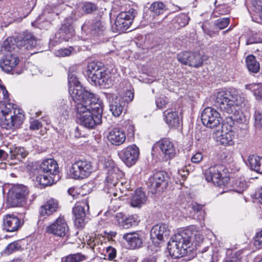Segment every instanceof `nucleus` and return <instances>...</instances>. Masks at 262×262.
Wrapping results in <instances>:
<instances>
[{
    "label": "nucleus",
    "instance_id": "obj_1",
    "mask_svg": "<svg viewBox=\"0 0 262 262\" xmlns=\"http://www.w3.org/2000/svg\"><path fill=\"white\" fill-rule=\"evenodd\" d=\"M72 98L76 103L75 111L81 125L93 129L101 123L103 102L95 94L77 86Z\"/></svg>",
    "mask_w": 262,
    "mask_h": 262
},
{
    "label": "nucleus",
    "instance_id": "obj_2",
    "mask_svg": "<svg viewBox=\"0 0 262 262\" xmlns=\"http://www.w3.org/2000/svg\"><path fill=\"white\" fill-rule=\"evenodd\" d=\"M215 105L228 114H234L239 107L246 105V100L235 89L218 92L213 98Z\"/></svg>",
    "mask_w": 262,
    "mask_h": 262
},
{
    "label": "nucleus",
    "instance_id": "obj_3",
    "mask_svg": "<svg viewBox=\"0 0 262 262\" xmlns=\"http://www.w3.org/2000/svg\"><path fill=\"white\" fill-rule=\"evenodd\" d=\"M189 231H183L172 236L167 246L169 254L174 258H178L187 253V249L191 245Z\"/></svg>",
    "mask_w": 262,
    "mask_h": 262
},
{
    "label": "nucleus",
    "instance_id": "obj_4",
    "mask_svg": "<svg viewBox=\"0 0 262 262\" xmlns=\"http://www.w3.org/2000/svg\"><path fill=\"white\" fill-rule=\"evenodd\" d=\"M86 74L88 78L94 84L106 85L111 81L109 75L106 72L102 63L91 62L87 67Z\"/></svg>",
    "mask_w": 262,
    "mask_h": 262
},
{
    "label": "nucleus",
    "instance_id": "obj_5",
    "mask_svg": "<svg viewBox=\"0 0 262 262\" xmlns=\"http://www.w3.org/2000/svg\"><path fill=\"white\" fill-rule=\"evenodd\" d=\"M204 175L207 182L219 187L226 185L229 181L228 170L222 165L210 166L205 170Z\"/></svg>",
    "mask_w": 262,
    "mask_h": 262
},
{
    "label": "nucleus",
    "instance_id": "obj_6",
    "mask_svg": "<svg viewBox=\"0 0 262 262\" xmlns=\"http://www.w3.org/2000/svg\"><path fill=\"white\" fill-rule=\"evenodd\" d=\"M93 171L91 162L86 160H76L69 168V177L75 180H82L89 177Z\"/></svg>",
    "mask_w": 262,
    "mask_h": 262
},
{
    "label": "nucleus",
    "instance_id": "obj_7",
    "mask_svg": "<svg viewBox=\"0 0 262 262\" xmlns=\"http://www.w3.org/2000/svg\"><path fill=\"white\" fill-rule=\"evenodd\" d=\"M137 13V11L132 8L128 11L121 12L112 25L113 31L121 33L126 31L132 24Z\"/></svg>",
    "mask_w": 262,
    "mask_h": 262
},
{
    "label": "nucleus",
    "instance_id": "obj_8",
    "mask_svg": "<svg viewBox=\"0 0 262 262\" xmlns=\"http://www.w3.org/2000/svg\"><path fill=\"white\" fill-rule=\"evenodd\" d=\"M107 171L106 183L104 189L107 193H111V189L118 184L119 179L122 176L121 171L114 166L113 161H106L104 164Z\"/></svg>",
    "mask_w": 262,
    "mask_h": 262
},
{
    "label": "nucleus",
    "instance_id": "obj_9",
    "mask_svg": "<svg viewBox=\"0 0 262 262\" xmlns=\"http://www.w3.org/2000/svg\"><path fill=\"white\" fill-rule=\"evenodd\" d=\"M177 59L184 65L195 68L202 66L204 61L199 52H182L177 55Z\"/></svg>",
    "mask_w": 262,
    "mask_h": 262
},
{
    "label": "nucleus",
    "instance_id": "obj_10",
    "mask_svg": "<svg viewBox=\"0 0 262 262\" xmlns=\"http://www.w3.org/2000/svg\"><path fill=\"white\" fill-rule=\"evenodd\" d=\"M201 120L205 126L210 128L220 126L222 121L220 114L215 109L211 107H206L203 111Z\"/></svg>",
    "mask_w": 262,
    "mask_h": 262
},
{
    "label": "nucleus",
    "instance_id": "obj_11",
    "mask_svg": "<svg viewBox=\"0 0 262 262\" xmlns=\"http://www.w3.org/2000/svg\"><path fill=\"white\" fill-rule=\"evenodd\" d=\"M168 177L164 171H158L148 180V186L152 193L162 191L167 186Z\"/></svg>",
    "mask_w": 262,
    "mask_h": 262
},
{
    "label": "nucleus",
    "instance_id": "obj_12",
    "mask_svg": "<svg viewBox=\"0 0 262 262\" xmlns=\"http://www.w3.org/2000/svg\"><path fill=\"white\" fill-rule=\"evenodd\" d=\"M139 154V149L135 144L124 148L118 153L120 158L128 167H131L136 164Z\"/></svg>",
    "mask_w": 262,
    "mask_h": 262
},
{
    "label": "nucleus",
    "instance_id": "obj_13",
    "mask_svg": "<svg viewBox=\"0 0 262 262\" xmlns=\"http://www.w3.org/2000/svg\"><path fill=\"white\" fill-rule=\"evenodd\" d=\"M46 231L57 236L63 237L68 233L69 227L64 217L59 216L53 223L47 227Z\"/></svg>",
    "mask_w": 262,
    "mask_h": 262
},
{
    "label": "nucleus",
    "instance_id": "obj_14",
    "mask_svg": "<svg viewBox=\"0 0 262 262\" xmlns=\"http://www.w3.org/2000/svg\"><path fill=\"white\" fill-rule=\"evenodd\" d=\"M105 98L109 102L110 111L116 117H119L122 113L125 104L118 96L111 93H104Z\"/></svg>",
    "mask_w": 262,
    "mask_h": 262
},
{
    "label": "nucleus",
    "instance_id": "obj_15",
    "mask_svg": "<svg viewBox=\"0 0 262 262\" xmlns=\"http://www.w3.org/2000/svg\"><path fill=\"white\" fill-rule=\"evenodd\" d=\"M170 233L168 226L165 224L155 225L150 230V237L153 242L159 243L168 238Z\"/></svg>",
    "mask_w": 262,
    "mask_h": 262
},
{
    "label": "nucleus",
    "instance_id": "obj_16",
    "mask_svg": "<svg viewBox=\"0 0 262 262\" xmlns=\"http://www.w3.org/2000/svg\"><path fill=\"white\" fill-rule=\"evenodd\" d=\"M82 29L93 36H99L105 31V25L100 19H92L85 22Z\"/></svg>",
    "mask_w": 262,
    "mask_h": 262
},
{
    "label": "nucleus",
    "instance_id": "obj_17",
    "mask_svg": "<svg viewBox=\"0 0 262 262\" xmlns=\"http://www.w3.org/2000/svg\"><path fill=\"white\" fill-rule=\"evenodd\" d=\"M107 139L112 144L119 146L125 142L126 135L122 129L114 127L108 132L107 135Z\"/></svg>",
    "mask_w": 262,
    "mask_h": 262
},
{
    "label": "nucleus",
    "instance_id": "obj_18",
    "mask_svg": "<svg viewBox=\"0 0 262 262\" xmlns=\"http://www.w3.org/2000/svg\"><path fill=\"white\" fill-rule=\"evenodd\" d=\"M158 144L166 159H171L175 157L176 147L173 143L169 139H162L158 142Z\"/></svg>",
    "mask_w": 262,
    "mask_h": 262
},
{
    "label": "nucleus",
    "instance_id": "obj_19",
    "mask_svg": "<svg viewBox=\"0 0 262 262\" xmlns=\"http://www.w3.org/2000/svg\"><path fill=\"white\" fill-rule=\"evenodd\" d=\"M232 125L228 128L226 123L222 126L221 134L218 137L217 140L220 143L224 145H232L234 144V132L232 130Z\"/></svg>",
    "mask_w": 262,
    "mask_h": 262
},
{
    "label": "nucleus",
    "instance_id": "obj_20",
    "mask_svg": "<svg viewBox=\"0 0 262 262\" xmlns=\"http://www.w3.org/2000/svg\"><path fill=\"white\" fill-rule=\"evenodd\" d=\"M16 66V54L8 53L4 59L1 61L0 67L2 69L7 73L13 74Z\"/></svg>",
    "mask_w": 262,
    "mask_h": 262
},
{
    "label": "nucleus",
    "instance_id": "obj_21",
    "mask_svg": "<svg viewBox=\"0 0 262 262\" xmlns=\"http://www.w3.org/2000/svg\"><path fill=\"white\" fill-rule=\"evenodd\" d=\"M220 249L212 247H205L202 251V257L206 262H217L221 257Z\"/></svg>",
    "mask_w": 262,
    "mask_h": 262
},
{
    "label": "nucleus",
    "instance_id": "obj_22",
    "mask_svg": "<svg viewBox=\"0 0 262 262\" xmlns=\"http://www.w3.org/2000/svg\"><path fill=\"white\" fill-rule=\"evenodd\" d=\"M39 172L57 174L58 166L57 162L53 159H48L43 160L39 168Z\"/></svg>",
    "mask_w": 262,
    "mask_h": 262
},
{
    "label": "nucleus",
    "instance_id": "obj_23",
    "mask_svg": "<svg viewBox=\"0 0 262 262\" xmlns=\"http://www.w3.org/2000/svg\"><path fill=\"white\" fill-rule=\"evenodd\" d=\"M58 208V202L54 199L48 200L45 204L42 205L39 209V213L41 215L49 216L57 211Z\"/></svg>",
    "mask_w": 262,
    "mask_h": 262
},
{
    "label": "nucleus",
    "instance_id": "obj_24",
    "mask_svg": "<svg viewBox=\"0 0 262 262\" xmlns=\"http://www.w3.org/2000/svg\"><path fill=\"white\" fill-rule=\"evenodd\" d=\"M29 190L23 185H17V207H20L25 210L28 204Z\"/></svg>",
    "mask_w": 262,
    "mask_h": 262
},
{
    "label": "nucleus",
    "instance_id": "obj_25",
    "mask_svg": "<svg viewBox=\"0 0 262 262\" xmlns=\"http://www.w3.org/2000/svg\"><path fill=\"white\" fill-rule=\"evenodd\" d=\"M123 238L132 249L140 248L142 244L140 236L136 232L125 233L123 235Z\"/></svg>",
    "mask_w": 262,
    "mask_h": 262
},
{
    "label": "nucleus",
    "instance_id": "obj_26",
    "mask_svg": "<svg viewBox=\"0 0 262 262\" xmlns=\"http://www.w3.org/2000/svg\"><path fill=\"white\" fill-rule=\"evenodd\" d=\"M249 186L248 182L244 177L235 178L232 181L230 190L235 191L238 193H242Z\"/></svg>",
    "mask_w": 262,
    "mask_h": 262
},
{
    "label": "nucleus",
    "instance_id": "obj_27",
    "mask_svg": "<svg viewBox=\"0 0 262 262\" xmlns=\"http://www.w3.org/2000/svg\"><path fill=\"white\" fill-rule=\"evenodd\" d=\"M246 164L251 170L262 173V157L250 155L248 158Z\"/></svg>",
    "mask_w": 262,
    "mask_h": 262
},
{
    "label": "nucleus",
    "instance_id": "obj_28",
    "mask_svg": "<svg viewBox=\"0 0 262 262\" xmlns=\"http://www.w3.org/2000/svg\"><path fill=\"white\" fill-rule=\"evenodd\" d=\"M146 201L145 193L140 188L137 189L130 199V204L133 207H140Z\"/></svg>",
    "mask_w": 262,
    "mask_h": 262
},
{
    "label": "nucleus",
    "instance_id": "obj_29",
    "mask_svg": "<svg viewBox=\"0 0 262 262\" xmlns=\"http://www.w3.org/2000/svg\"><path fill=\"white\" fill-rule=\"evenodd\" d=\"M3 228L7 232L16 231V217L14 214H7L3 219Z\"/></svg>",
    "mask_w": 262,
    "mask_h": 262
},
{
    "label": "nucleus",
    "instance_id": "obj_30",
    "mask_svg": "<svg viewBox=\"0 0 262 262\" xmlns=\"http://www.w3.org/2000/svg\"><path fill=\"white\" fill-rule=\"evenodd\" d=\"M72 107V102L70 100L62 99L58 105V112L66 119L69 116V113Z\"/></svg>",
    "mask_w": 262,
    "mask_h": 262
},
{
    "label": "nucleus",
    "instance_id": "obj_31",
    "mask_svg": "<svg viewBox=\"0 0 262 262\" xmlns=\"http://www.w3.org/2000/svg\"><path fill=\"white\" fill-rule=\"evenodd\" d=\"M56 174L39 172L36 177V181L43 186H51L54 183V177Z\"/></svg>",
    "mask_w": 262,
    "mask_h": 262
},
{
    "label": "nucleus",
    "instance_id": "obj_32",
    "mask_svg": "<svg viewBox=\"0 0 262 262\" xmlns=\"http://www.w3.org/2000/svg\"><path fill=\"white\" fill-rule=\"evenodd\" d=\"M165 121L169 126L176 127L179 124V118L178 113L175 111L166 110L164 112Z\"/></svg>",
    "mask_w": 262,
    "mask_h": 262
},
{
    "label": "nucleus",
    "instance_id": "obj_33",
    "mask_svg": "<svg viewBox=\"0 0 262 262\" xmlns=\"http://www.w3.org/2000/svg\"><path fill=\"white\" fill-rule=\"evenodd\" d=\"M245 88L252 91L257 100H262V83L246 84Z\"/></svg>",
    "mask_w": 262,
    "mask_h": 262
},
{
    "label": "nucleus",
    "instance_id": "obj_34",
    "mask_svg": "<svg viewBox=\"0 0 262 262\" xmlns=\"http://www.w3.org/2000/svg\"><path fill=\"white\" fill-rule=\"evenodd\" d=\"M16 40L14 37H8L3 42L2 50L9 52V53H16Z\"/></svg>",
    "mask_w": 262,
    "mask_h": 262
},
{
    "label": "nucleus",
    "instance_id": "obj_35",
    "mask_svg": "<svg viewBox=\"0 0 262 262\" xmlns=\"http://www.w3.org/2000/svg\"><path fill=\"white\" fill-rule=\"evenodd\" d=\"M37 44L36 39L33 37L26 36L22 40H17V47H24L27 50L34 47Z\"/></svg>",
    "mask_w": 262,
    "mask_h": 262
},
{
    "label": "nucleus",
    "instance_id": "obj_36",
    "mask_svg": "<svg viewBox=\"0 0 262 262\" xmlns=\"http://www.w3.org/2000/svg\"><path fill=\"white\" fill-rule=\"evenodd\" d=\"M246 62L249 71L253 73H257L259 71V64L253 55H249L246 58Z\"/></svg>",
    "mask_w": 262,
    "mask_h": 262
},
{
    "label": "nucleus",
    "instance_id": "obj_37",
    "mask_svg": "<svg viewBox=\"0 0 262 262\" xmlns=\"http://www.w3.org/2000/svg\"><path fill=\"white\" fill-rule=\"evenodd\" d=\"M86 259V256L81 253H77L69 254L61 258L62 262H80Z\"/></svg>",
    "mask_w": 262,
    "mask_h": 262
},
{
    "label": "nucleus",
    "instance_id": "obj_38",
    "mask_svg": "<svg viewBox=\"0 0 262 262\" xmlns=\"http://www.w3.org/2000/svg\"><path fill=\"white\" fill-rule=\"evenodd\" d=\"M86 209L88 211L89 205L87 203H82L77 205L73 209V213L75 216H85Z\"/></svg>",
    "mask_w": 262,
    "mask_h": 262
},
{
    "label": "nucleus",
    "instance_id": "obj_39",
    "mask_svg": "<svg viewBox=\"0 0 262 262\" xmlns=\"http://www.w3.org/2000/svg\"><path fill=\"white\" fill-rule=\"evenodd\" d=\"M138 223L137 215H130L122 220L120 226L125 229H128Z\"/></svg>",
    "mask_w": 262,
    "mask_h": 262
},
{
    "label": "nucleus",
    "instance_id": "obj_40",
    "mask_svg": "<svg viewBox=\"0 0 262 262\" xmlns=\"http://www.w3.org/2000/svg\"><path fill=\"white\" fill-rule=\"evenodd\" d=\"M190 18L186 14L182 13L176 16L173 21L178 24V27H183L188 24Z\"/></svg>",
    "mask_w": 262,
    "mask_h": 262
},
{
    "label": "nucleus",
    "instance_id": "obj_41",
    "mask_svg": "<svg viewBox=\"0 0 262 262\" xmlns=\"http://www.w3.org/2000/svg\"><path fill=\"white\" fill-rule=\"evenodd\" d=\"M150 10L155 15H159L162 14L165 10L164 4L160 2H156L153 3L150 7Z\"/></svg>",
    "mask_w": 262,
    "mask_h": 262
},
{
    "label": "nucleus",
    "instance_id": "obj_42",
    "mask_svg": "<svg viewBox=\"0 0 262 262\" xmlns=\"http://www.w3.org/2000/svg\"><path fill=\"white\" fill-rule=\"evenodd\" d=\"M204 206L203 205H201L196 203H192L191 205L192 213H199V219L200 220H204L205 219V212L203 209Z\"/></svg>",
    "mask_w": 262,
    "mask_h": 262
},
{
    "label": "nucleus",
    "instance_id": "obj_43",
    "mask_svg": "<svg viewBox=\"0 0 262 262\" xmlns=\"http://www.w3.org/2000/svg\"><path fill=\"white\" fill-rule=\"evenodd\" d=\"M242 251H238L232 253L228 256L223 262H242Z\"/></svg>",
    "mask_w": 262,
    "mask_h": 262
},
{
    "label": "nucleus",
    "instance_id": "obj_44",
    "mask_svg": "<svg viewBox=\"0 0 262 262\" xmlns=\"http://www.w3.org/2000/svg\"><path fill=\"white\" fill-rule=\"evenodd\" d=\"M7 203L10 207H16V192L14 189H11L9 191Z\"/></svg>",
    "mask_w": 262,
    "mask_h": 262
},
{
    "label": "nucleus",
    "instance_id": "obj_45",
    "mask_svg": "<svg viewBox=\"0 0 262 262\" xmlns=\"http://www.w3.org/2000/svg\"><path fill=\"white\" fill-rule=\"evenodd\" d=\"M96 8L94 4L90 2L85 3L81 7L82 12H80L79 15H83V13H91L96 10Z\"/></svg>",
    "mask_w": 262,
    "mask_h": 262
},
{
    "label": "nucleus",
    "instance_id": "obj_46",
    "mask_svg": "<svg viewBox=\"0 0 262 262\" xmlns=\"http://www.w3.org/2000/svg\"><path fill=\"white\" fill-rule=\"evenodd\" d=\"M69 83V92L72 95L74 88L77 86H80L83 90H84L81 85H79V82L76 77L69 74L68 75Z\"/></svg>",
    "mask_w": 262,
    "mask_h": 262
},
{
    "label": "nucleus",
    "instance_id": "obj_47",
    "mask_svg": "<svg viewBox=\"0 0 262 262\" xmlns=\"http://www.w3.org/2000/svg\"><path fill=\"white\" fill-rule=\"evenodd\" d=\"M229 22V18H221L215 21L214 26L216 29L222 30L227 27Z\"/></svg>",
    "mask_w": 262,
    "mask_h": 262
},
{
    "label": "nucleus",
    "instance_id": "obj_48",
    "mask_svg": "<svg viewBox=\"0 0 262 262\" xmlns=\"http://www.w3.org/2000/svg\"><path fill=\"white\" fill-rule=\"evenodd\" d=\"M119 98L121 99L122 101H124V104L126 105L127 103L131 101L134 98V94L130 90H127L122 95L118 96Z\"/></svg>",
    "mask_w": 262,
    "mask_h": 262
},
{
    "label": "nucleus",
    "instance_id": "obj_49",
    "mask_svg": "<svg viewBox=\"0 0 262 262\" xmlns=\"http://www.w3.org/2000/svg\"><path fill=\"white\" fill-rule=\"evenodd\" d=\"M168 102L169 99L165 96H161L156 100L157 107L160 109L165 108Z\"/></svg>",
    "mask_w": 262,
    "mask_h": 262
},
{
    "label": "nucleus",
    "instance_id": "obj_50",
    "mask_svg": "<svg viewBox=\"0 0 262 262\" xmlns=\"http://www.w3.org/2000/svg\"><path fill=\"white\" fill-rule=\"evenodd\" d=\"M201 26L204 32L210 37H212L215 34V32L210 29V24L208 21H205Z\"/></svg>",
    "mask_w": 262,
    "mask_h": 262
},
{
    "label": "nucleus",
    "instance_id": "obj_51",
    "mask_svg": "<svg viewBox=\"0 0 262 262\" xmlns=\"http://www.w3.org/2000/svg\"><path fill=\"white\" fill-rule=\"evenodd\" d=\"M73 49L72 47L69 48L60 49L55 51V54L57 56L65 57L71 54Z\"/></svg>",
    "mask_w": 262,
    "mask_h": 262
},
{
    "label": "nucleus",
    "instance_id": "obj_52",
    "mask_svg": "<svg viewBox=\"0 0 262 262\" xmlns=\"http://www.w3.org/2000/svg\"><path fill=\"white\" fill-rule=\"evenodd\" d=\"M8 95L6 88L0 84V104L5 103L8 100Z\"/></svg>",
    "mask_w": 262,
    "mask_h": 262
},
{
    "label": "nucleus",
    "instance_id": "obj_53",
    "mask_svg": "<svg viewBox=\"0 0 262 262\" xmlns=\"http://www.w3.org/2000/svg\"><path fill=\"white\" fill-rule=\"evenodd\" d=\"M85 222V216H75L74 223L78 228L84 227Z\"/></svg>",
    "mask_w": 262,
    "mask_h": 262
},
{
    "label": "nucleus",
    "instance_id": "obj_54",
    "mask_svg": "<svg viewBox=\"0 0 262 262\" xmlns=\"http://www.w3.org/2000/svg\"><path fill=\"white\" fill-rule=\"evenodd\" d=\"M255 125L258 127H262V111H256L255 113Z\"/></svg>",
    "mask_w": 262,
    "mask_h": 262
},
{
    "label": "nucleus",
    "instance_id": "obj_55",
    "mask_svg": "<svg viewBox=\"0 0 262 262\" xmlns=\"http://www.w3.org/2000/svg\"><path fill=\"white\" fill-rule=\"evenodd\" d=\"M16 249V242H13L10 243L5 249V253L10 254L15 251Z\"/></svg>",
    "mask_w": 262,
    "mask_h": 262
},
{
    "label": "nucleus",
    "instance_id": "obj_56",
    "mask_svg": "<svg viewBox=\"0 0 262 262\" xmlns=\"http://www.w3.org/2000/svg\"><path fill=\"white\" fill-rule=\"evenodd\" d=\"M203 159V156L201 152H196L194 154L191 159V162L194 163H199Z\"/></svg>",
    "mask_w": 262,
    "mask_h": 262
},
{
    "label": "nucleus",
    "instance_id": "obj_57",
    "mask_svg": "<svg viewBox=\"0 0 262 262\" xmlns=\"http://www.w3.org/2000/svg\"><path fill=\"white\" fill-rule=\"evenodd\" d=\"M25 119V116L24 111L17 108V125L21 124Z\"/></svg>",
    "mask_w": 262,
    "mask_h": 262
},
{
    "label": "nucleus",
    "instance_id": "obj_58",
    "mask_svg": "<svg viewBox=\"0 0 262 262\" xmlns=\"http://www.w3.org/2000/svg\"><path fill=\"white\" fill-rule=\"evenodd\" d=\"M254 244L255 246H258V248H262V230L257 233Z\"/></svg>",
    "mask_w": 262,
    "mask_h": 262
},
{
    "label": "nucleus",
    "instance_id": "obj_59",
    "mask_svg": "<svg viewBox=\"0 0 262 262\" xmlns=\"http://www.w3.org/2000/svg\"><path fill=\"white\" fill-rule=\"evenodd\" d=\"M106 252L108 258L111 259H114L116 256V249L111 246H109L106 248Z\"/></svg>",
    "mask_w": 262,
    "mask_h": 262
},
{
    "label": "nucleus",
    "instance_id": "obj_60",
    "mask_svg": "<svg viewBox=\"0 0 262 262\" xmlns=\"http://www.w3.org/2000/svg\"><path fill=\"white\" fill-rule=\"evenodd\" d=\"M6 121L7 123H6L7 127L6 128L7 129H10L13 126H14L15 124L16 123V117L15 116H11L10 120H6Z\"/></svg>",
    "mask_w": 262,
    "mask_h": 262
},
{
    "label": "nucleus",
    "instance_id": "obj_61",
    "mask_svg": "<svg viewBox=\"0 0 262 262\" xmlns=\"http://www.w3.org/2000/svg\"><path fill=\"white\" fill-rule=\"evenodd\" d=\"M42 126V124L38 120H34L30 122V128L32 130L39 129Z\"/></svg>",
    "mask_w": 262,
    "mask_h": 262
},
{
    "label": "nucleus",
    "instance_id": "obj_62",
    "mask_svg": "<svg viewBox=\"0 0 262 262\" xmlns=\"http://www.w3.org/2000/svg\"><path fill=\"white\" fill-rule=\"evenodd\" d=\"M178 173V174L180 175L183 180H185L187 176L188 175L189 171L187 168L184 167L182 169H179Z\"/></svg>",
    "mask_w": 262,
    "mask_h": 262
},
{
    "label": "nucleus",
    "instance_id": "obj_63",
    "mask_svg": "<svg viewBox=\"0 0 262 262\" xmlns=\"http://www.w3.org/2000/svg\"><path fill=\"white\" fill-rule=\"evenodd\" d=\"M28 152L24 147H19L17 148V156H20L21 158H25L28 155Z\"/></svg>",
    "mask_w": 262,
    "mask_h": 262
},
{
    "label": "nucleus",
    "instance_id": "obj_64",
    "mask_svg": "<svg viewBox=\"0 0 262 262\" xmlns=\"http://www.w3.org/2000/svg\"><path fill=\"white\" fill-rule=\"evenodd\" d=\"M257 6H255V4L253 3V6L255 8V12L258 13L259 18L262 20V7L260 5L256 3Z\"/></svg>",
    "mask_w": 262,
    "mask_h": 262
}]
</instances>
